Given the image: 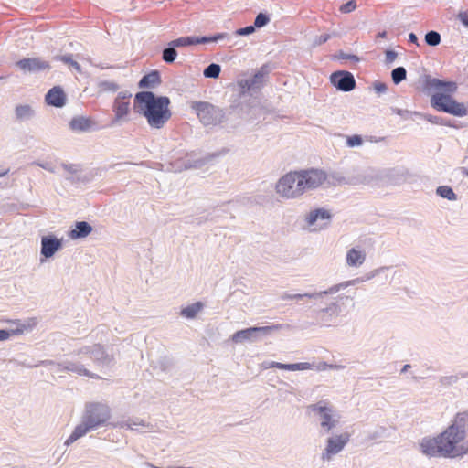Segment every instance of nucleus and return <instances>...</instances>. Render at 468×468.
<instances>
[{
  "label": "nucleus",
  "instance_id": "f257e3e1",
  "mask_svg": "<svg viewBox=\"0 0 468 468\" xmlns=\"http://www.w3.org/2000/svg\"><path fill=\"white\" fill-rule=\"evenodd\" d=\"M468 413L458 412L452 424L436 437L424 438L420 441L421 452L428 457L456 458L468 453L465 441Z\"/></svg>",
  "mask_w": 468,
  "mask_h": 468
},
{
  "label": "nucleus",
  "instance_id": "f03ea898",
  "mask_svg": "<svg viewBox=\"0 0 468 468\" xmlns=\"http://www.w3.org/2000/svg\"><path fill=\"white\" fill-rule=\"evenodd\" d=\"M326 179L327 175L320 169L289 172L279 179L276 191L282 197L297 198L307 191L318 188Z\"/></svg>",
  "mask_w": 468,
  "mask_h": 468
},
{
  "label": "nucleus",
  "instance_id": "7ed1b4c3",
  "mask_svg": "<svg viewBox=\"0 0 468 468\" xmlns=\"http://www.w3.org/2000/svg\"><path fill=\"white\" fill-rule=\"evenodd\" d=\"M170 99L166 96H155L151 91H141L135 94L134 111L143 115L152 129L160 130L171 119L169 109Z\"/></svg>",
  "mask_w": 468,
  "mask_h": 468
},
{
  "label": "nucleus",
  "instance_id": "20e7f679",
  "mask_svg": "<svg viewBox=\"0 0 468 468\" xmlns=\"http://www.w3.org/2000/svg\"><path fill=\"white\" fill-rule=\"evenodd\" d=\"M100 410L98 406H92L88 413L85 415L83 422L78 424L73 430L70 436L65 441L66 445L74 443L78 439L85 436L90 431L103 425L107 421V412L104 410L101 412V417H99L96 420L93 419L92 414Z\"/></svg>",
  "mask_w": 468,
  "mask_h": 468
},
{
  "label": "nucleus",
  "instance_id": "39448f33",
  "mask_svg": "<svg viewBox=\"0 0 468 468\" xmlns=\"http://www.w3.org/2000/svg\"><path fill=\"white\" fill-rule=\"evenodd\" d=\"M190 107L205 126H216L224 120L223 111L209 102L191 101Z\"/></svg>",
  "mask_w": 468,
  "mask_h": 468
},
{
  "label": "nucleus",
  "instance_id": "423d86ee",
  "mask_svg": "<svg viewBox=\"0 0 468 468\" xmlns=\"http://www.w3.org/2000/svg\"><path fill=\"white\" fill-rule=\"evenodd\" d=\"M431 102L436 110L454 116L463 117L468 113L467 108L463 103L458 102L447 94L436 93L432 95Z\"/></svg>",
  "mask_w": 468,
  "mask_h": 468
},
{
  "label": "nucleus",
  "instance_id": "0eeeda50",
  "mask_svg": "<svg viewBox=\"0 0 468 468\" xmlns=\"http://www.w3.org/2000/svg\"><path fill=\"white\" fill-rule=\"evenodd\" d=\"M227 37L226 33H218L214 35L213 37H182L172 40L168 45L176 48L186 47L190 45L197 44H204L208 42H217L218 40L224 39Z\"/></svg>",
  "mask_w": 468,
  "mask_h": 468
},
{
  "label": "nucleus",
  "instance_id": "6e6552de",
  "mask_svg": "<svg viewBox=\"0 0 468 468\" xmlns=\"http://www.w3.org/2000/svg\"><path fill=\"white\" fill-rule=\"evenodd\" d=\"M131 94L119 93L115 98L112 111L114 112L113 122H118L126 118L130 112V98Z\"/></svg>",
  "mask_w": 468,
  "mask_h": 468
},
{
  "label": "nucleus",
  "instance_id": "1a4fd4ad",
  "mask_svg": "<svg viewBox=\"0 0 468 468\" xmlns=\"http://www.w3.org/2000/svg\"><path fill=\"white\" fill-rule=\"evenodd\" d=\"M331 83L342 91H350L356 87L354 76L347 71H336L330 76Z\"/></svg>",
  "mask_w": 468,
  "mask_h": 468
},
{
  "label": "nucleus",
  "instance_id": "9d476101",
  "mask_svg": "<svg viewBox=\"0 0 468 468\" xmlns=\"http://www.w3.org/2000/svg\"><path fill=\"white\" fill-rule=\"evenodd\" d=\"M16 324V328H10L8 330H0V340H5L10 338L11 336L20 335L32 330L36 324L37 320L35 318H30L28 320H16L13 322Z\"/></svg>",
  "mask_w": 468,
  "mask_h": 468
},
{
  "label": "nucleus",
  "instance_id": "9b49d317",
  "mask_svg": "<svg viewBox=\"0 0 468 468\" xmlns=\"http://www.w3.org/2000/svg\"><path fill=\"white\" fill-rule=\"evenodd\" d=\"M348 441L349 434L347 432L330 438L327 441L325 452L323 454V459L330 460L332 455L340 452Z\"/></svg>",
  "mask_w": 468,
  "mask_h": 468
},
{
  "label": "nucleus",
  "instance_id": "f8f14e48",
  "mask_svg": "<svg viewBox=\"0 0 468 468\" xmlns=\"http://www.w3.org/2000/svg\"><path fill=\"white\" fill-rule=\"evenodd\" d=\"M16 65L23 71L29 72H37L50 69L49 63L40 58H23L18 60Z\"/></svg>",
  "mask_w": 468,
  "mask_h": 468
},
{
  "label": "nucleus",
  "instance_id": "ddd939ff",
  "mask_svg": "<svg viewBox=\"0 0 468 468\" xmlns=\"http://www.w3.org/2000/svg\"><path fill=\"white\" fill-rule=\"evenodd\" d=\"M281 328L280 324H273V325H268V326H261V327H250L248 329H243L240 331H238L233 336L232 339L236 342L243 340V339H250L253 336V334L255 333H262L265 335H268L275 330H278Z\"/></svg>",
  "mask_w": 468,
  "mask_h": 468
},
{
  "label": "nucleus",
  "instance_id": "4468645a",
  "mask_svg": "<svg viewBox=\"0 0 468 468\" xmlns=\"http://www.w3.org/2000/svg\"><path fill=\"white\" fill-rule=\"evenodd\" d=\"M62 247V241L52 235L41 239V254L45 258L52 257Z\"/></svg>",
  "mask_w": 468,
  "mask_h": 468
},
{
  "label": "nucleus",
  "instance_id": "2eb2a0df",
  "mask_svg": "<svg viewBox=\"0 0 468 468\" xmlns=\"http://www.w3.org/2000/svg\"><path fill=\"white\" fill-rule=\"evenodd\" d=\"M204 162L201 159L191 160L188 156L178 158L170 164L171 170L174 172H182L187 169H196L203 165Z\"/></svg>",
  "mask_w": 468,
  "mask_h": 468
},
{
  "label": "nucleus",
  "instance_id": "dca6fc26",
  "mask_svg": "<svg viewBox=\"0 0 468 468\" xmlns=\"http://www.w3.org/2000/svg\"><path fill=\"white\" fill-rule=\"evenodd\" d=\"M45 101L47 104L59 108L66 103V94L61 87L55 86L48 91Z\"/></svg>",
  "mask_w": 468,
  "mask_h": 468
},
{
  "label": "nucleus",
  "instance_id": "f3484780",
  "mask_svg": "<svg viewBox=\"0 0 468 468\" xmlns=\"http://www.w3.org/2000/svg\"><path fill=\"white\" fill-rule=\"evenodd\" d=\"M366 252L360 248H351L347 250L346 261L347 266L358 268L362 266L366 261Z\"/></svg>",
  "mask_w": 468,
  "mask_h": 468
},
{
  "label": "nucleus",
  "instance_id": "a211bd4d",
  "mask_svg": "<svg viewBox=\"0 0 468 468\" xmlns=\"http://www.w3.org/2000/svg\"><path fill=\"white\" fill-rule=\"evenodd\" d=\"M266 73L267 72L263 70V68H261V69L255 73L250 80H240V88L247 91L259 90L263 85Z\"/></svg>",
  "mask_w": 468,
  "mask_h": 468
},
{
  "label": "nucleus",
  "instance_id": "6ab92c4d",
  "mask_svg": "<svg viewBox=\"0 0 468 468\" xmlns=\"http://www.w3.org/2000/svg\"><path fill=\"white\" fill-rule=\"evenodd\" d=\"M310 409L321 414L322 417V422L321 425L324 428H326L327 430H330L335 423V420L333 419V416L331 415V410L326 408V406H321V405H311Z\"/></svg>",
  "mask_w": 468,
  "mask_h": 468
},
{
  "label": "nucleus",
  "instance_id": "aec40b11",
  "mask_svg": "<svg viewBox=\"0 0 468 468\" xmlns=\"http://www.w3.org/2000/svg\"><path fill=\"white\" fill-rule=\"evenodd\" d=\"M272 368H278L281 370H288V371H305L311 370L314 367L313 364L308 362H299L294 364H283L279 362H272L270 366Z\"/></svg>",
  "mask_w": 468,
  "mask_h": 468
},
{
  "label": "nucleus",
  "instance_id": "412c9836",
  "mask_svg": "<svg viewBox=\"0 0 468 468\" xmlns=\"http://www.w3.org/2000/svg\"><path fill=\"white\" fill-rule=\"evenodd\" d=\"M92 227L86 221L76 222L75 228L69 232L71 239H83L92 232Z\"/></svg>",
  "mask_w": 468,
  "mask_h": 468
},
{
  "label": "nucleus",
  "instance_id": "4be33fe9",
  "mask_svg": "<svg viewBox=\"0 0 468 468\" xmlns=\"http://www.w3.org/2000/svg\"><path fill=\"white\" fill-rule=\"evenodd\" d=\"M94 125V122L90 118H86L83 116L74 117L69 122V127L72 131L75 132H87L90 130Z\"/></svg>",
  "mask_w": 468,
  "mask_h": 468
},
{
  "label": "nucleus",
  "instance_id": "5701e85b",
  "mask_svg": "<svg viewBox=\"0 0 468 468\" xmlns=\"http://www.w3.org/2000/svg\"><path fill=\"white\" fill-rule=\"evenodd\" d=\"M161 82L160 73L157 70H153L144 75L139 81V88L141 89H153Z\"/></svg>",
  "mask_w": 468,
  "mask_h": 468
},
{
  "label": "nucleus",
  "instance_id": "b1692460",
  "mask_svg": "<svg viewBox=\"0 0 468 468\" xmlns=\"http://www.w3.org/2000/svg\"><path fill=\"white\" fill-rule=\"evenodd\" d=\"M330 218L331 216L328 211L324 209H316L309 213V215L306 218V221L309 226H313L317 222L318 219L325 220V222L321 226L322 228L328 224Z\"/></svg>",
  "mask_w": 468,
  "mask_h": 468
},
{
  "label": "nucleus",
  "instance_id": "393cba45",
  "mask_svg": "<svg viewBox=\"0 0 468 468\" xmlns=\"http://www.w3.org/2000/svg\"><path fill=\"white\" fill-rule=\"evenodd\" d=\"M202 307L203 304L201 303V302H197L196 303L189 304L182 309L181 315L187 319H193L201 311Z\"/></svg>",
  "mask_w": 468,
  "mask_h": 468
},
{
  "label": "nucleus",
  "instance_id": "a878e982",
  "mask_svg": "<svg viewBox=\"0 0 468 468\" xmlns=\"http://www.w3.org/2000/svg\"><path fill=\"white\" fill-rule=\"evenodd\" d=\"M54 60L61 61L69 67L73 68L77 72L81 73V67L80 65L73 59V55L67 54V55H58L53 58Z\"/></svg>",
  "mask_w": 468,
  "mask_h": 468
},
{
  "label": "nucleus",
  "instance_id": "bb28decb",
  "mask_svg": "<svg viewBox=\"0 0 468 468\" xmlns=\"http://www.w3.org/2000/svg\"><path fill=\"white\" fill-rule=\"evenodd\" d=\"M368 279H369V277L367 278V280H368ZM365 281H366V279L357 278V279L343 282H340L338 284H335V285L332 286L330 288L329 292L324 291L323 292H338L340 290H345V289L348 288L351 285L359 284V283H361V282H363Z\"/></svg>",
  "mask_w": 468,
  "mask_h": 468
},
{
  "label": "nucleus",
  "instance_id": "cd10ccee",
  "mask_svg": "<svg viewBox=\"0 0 468 468\" xmlns=\"http://www.w3.org/2000/svg\"><path fill=\"white\" fill-rule=\"evenodd\" d=\"M15 112L18 120H28L34 115V111L29 105H18Z\"/></svg>",
  "mask_w": 468,
  "mask_h": 468
},
{
  "label": "nucleus",
  "instance_id": "c85d7f7f",
  "mask_svg": "<svg viewBox=\"0 0 468 468\" xmlns=\"http://www.w3.org/2000/svg\"><path fill=\"white\" fill-rule=\"evenodd\" d=\"M423 118L433 123V124H438V125H443V126H449V127H454V128H457L456 125L452 124L449 120H446L442 117H440V116H434V115H431V114H425V115H422Z\"/></svg>",
  "mask_w": 468,
  "mask_h": 468
},
{
  "label": "nucleus",
  "instance_id": "c756f323",
  "mask_svg": "<svg viewBox=\"0 0 468 468\" xmlns=\"http://www.w3.org/2000/svg\"><path fill=\"white\" fill-rule=\"evenodd\" d=\"M437 194L443 198H447L448 200H456L457 196L453 192L452 188L448 186H439L436 190Z\"/></svg>",
  "mask_w": 468,
  "mask_h": 468
},
{
  "label": "nucleus",
  "instance_id": "7c9ffc66",
  "mask_svg": "<svg viewBox=\"0 0 468 468\" xmlns=\"http://www.w3.org/2000/svg\"><path fill=\"white\" fill-rule=\"evenodd\" d=\"M425 42L429 46H438L441 42V35L436 31H430L425 35Z\"/></svg>",
  "mask_w": 468,
  "mask_h": 468
},
{
  "label": "nucleus",
  "instance_id": "2f4dec72",
  "mask_svg": "<svg viewBox=\"0 0 468 468\" xmlns=\"http://www.w3.org/2000/svg\"><path fill=\"white\" fill-rule=\"evenodd\" d=\"M406 69L403 67H398L392 70V80L395 84H399L406 79Z\"/></svg>",
  "mask_w": 468,
  "mask_h": 468
},
{
  "label": "nucleus",
  "instance_id": "473e14b6",
  "mask_svg": "<svg viewBox=\"0 0 468 468\" xmlns=\"http://www.w3.org/2000/svg\"><path fill=\"white\" fill-rule=\"evenodd\" d=\"M177 56V52L176 48L172 46H169L168 48H165L163 51V59L166 63H172L176 60Z\"/></svg>",
  "mask_w": 468,
  "mask_h": 468
},
{
  "label": "nucleus",
  "instance_id": "72a5a7b5",
  "mask_svg": "<svg viewBox=\"0 0 468 468\" xmlns=\"http://www.w3.org/2000/svg\"><path fill=\"white\" fill-rule=\"evenodd\" d=\"M220 73V66L215 63L210 64L204 70V76L206 78H218Z\"/></svg>",
  "mask_w": 468,
  "mask_h": 468
},
{
  "label": "nucleus",
  "instance_id": "f704fd0d",
  "mask_svg": "<svg viewBox=\"0 0 468 468\" xmlns=\"http://www.w3.org/2000/svg\"><path fill=\"white\" fill-rule=\"evenodd\" d=\"M92 407H99V408H101V410H97V412H96V413L92 414L93 419H94L95 420H96L99 417H101V412H103V411H104V410H106V412H107V420L109 419V417H110V410H109L108 406H104V405H101V404H96V403H95V404H90V405H89V406H88V408H87L86 414L88 413V411H89V410H90V408H92Z\"/></svg>",
  "mask_w": 468,
  "mask_h": 468
},
{
  "label": "nucleus",
  "instance_id": "c9c22d12",
  "mask_svg": "<svg viewBox=\"0 0 468 468\" xmlns=\"http://www.w3.org/2000/svg\"><path fill=\"white\" fill-rule=\"evenodd\" d=\"M356 6H357L356 2L355 0H350V1L343 4L342 5H340L339 11L343 14H349V13L355 11Z\"/></svg>",
  "mask_w": 468,
  "mask_h": 468
},
{
  "label": "nucleus",
  "instance_id": "e433bc0d",
  "mask_svg": "<svg viewBox=\"0 0 468 468\" xmlns=\"http://www.w3.org/2000/svg\"><path fill=\"white\" fill-rule=\"evenodd\" d=\"M431 85L436 89H441L444 87H449L448 90H454L456 89V86L452 82H443L438 79H433L431 81Z\"/></svg>",
  "mask_w": 468,
  "mask_h": 468
},
{
  "label": "nucleus",
  "instance_id": "4c0bfd02",
  "mask_svg": "<svg viewBox=\"0 0 468 468\" xmlns=\"http://www.w3.org/2000/svg\"><path fill=\"white\" fill-rule=\"evenodd\" d=\"M269 22H270V17L263 13H260L255 18L254 27H262L266 26Z\"/></svg>",
  "mask_w": 468,
  "mask_h": 468
},
{
  "label": "nucleus",
  "instance_id": "58836bf2",
  "mask_svg": "<svg viewBox=\"0 0 468 468\" xmlns=\"http://www.w3.org/2000/svg\"><path fill=\"white\" fill-rule=\"evenodd\" d=\"M100 88L104 91H116L119 89L118 84L113 81H101L100 82Z\"/></svg>",
  "mask_w": 468,
  "mask_h": 468
},
{
  "label": "nucleus",
  "instance_id": "ea45409f",
  "mask_svg": "<svg viewBox=\"0 0 468 468\" xmlns=\"http://www.w3.org/2000/svg\"><path fill=\"white\" fill-rule=\"evenodd\" d=\"M363 143L362 137L360 135H352L346 138V144L348 147L359 146Z\"/></svg>",
  "mask_w": 468,
  "mask_h": 468
},
{
  "label": "nucleus",
  "instance_id": "a19ab883",
  "mask_svg": "<svg viewBox=\"0 0 468 468\" xmlns=\"http://www.w3.org/2000/svg\"><path fill=\"white\" fill-rule=\"evenodd\" d=\"M254 31H255V27L254 26H248V27H242V28H239L236 31V35H238V36H247V35L252 34Z\"/></svg>",
  "mask_w": 468,
  "mask_h": 468
},
{
  "label": "nucleus",
  "instance_id": "79ce46f5",
  "mask_svg": "<svg viewBox=\"0 0 468 468\" xmlns=\"http://www.w3.org/2000/svg\"><path fill=\"white\" fill-rule=\"evenodd\" d=\"M397 58V53L393 50H387L385 54V61L387 64H391Z\"/></svg>",
  "mask_w": 468,
  "mask_h": 468
},
{
  "label": "nucleus",
  "instance_id": "37998d69",
  "mask_svg": "<svg viewBox=\"0 0 468 468\" xmlns=\"http://www.w3.org/2000/svg\"><path fill=\"white\" fill-rule=\"evenodd\" d=\"M458 19L462 22L463 25L468 27V11L460 12L458 14Z\"/></svg>",
  "mask_w": 468,
  "mask_h": 468
},
{
  "label": "nucleus",
  "instance_id": "c03bdc74",
  "mask_svg": "<svg viewBox=\"0 0 468 468\" xmlns=\"http://www.w3.org/2000/svg\"><path fill=\"white\" fill-rule=\"evenodd\" d=\"M61 165L66 171H68L70 174H75L78 172L77 166L73 164H62Z\"/></svg>",
  "mask_w": 468,
  "mask_h": 468
},
{
  "label": "nucleus",
  "instance_id": "a18cd8bd",
  "mask_svg": "<svg viewBox=\"0 0 468 468\" xmlns=\"http://www.w3.org/2000/svg\"><path fill=\"white\" fill-rule=\"evenodd\" d=\"M35 164L37 165L42 167L43 169L47 170V171H49L51 173L55 172V169H54L53 165L50 163H38V162H36Z\"/></svg>",
  "mask_w": 468,
  "mask_h": 468
},
{
  "label": "nucleus",
  "instance_id": "49530a36",
  "mask_svg": "<svg viewBox=\"0 0 468 468\" xmlns=\"http://www.w3.org/2000/svg\"><path fill=\"white\" fill-rule=\"evenodd\" d=\"M374 88L378 93H384L387 90V85L382 82L375 83Z\"/></svg>",
  "mask_w": 468,
  "mask_h": 468
},
{
  "label": "nucleus",
  "instance_id": "de8ad7c7",
  "mask_svg": "<svg viewBox=\"0 0 468 468\" xmlns=\"http://www.w3.org/2000/svg\"><path fill=\"white\" fill-rule=\"evenodd\" d=\"M409 40L411 43L418 44V37L414 33H410L409 35Z\"/></svg>",
  "mask_w": 468,
  "mask_h": 468
},
{
  "label": "nucleus",
  "instance_id": "09e8293b",
  "mask_svg": "<svg viewBox=\"0 0 468 468\" xmlns=\"http://www.w3.org/2000/svg\"><path fill=\"white\" fill-rule=\"evenodd\" d=\"M329 39V35H322L319 37L318 44L325 43Z\"/></svg>",
  "mask_w": 468,
  "mask_h": 468
},
{
  "label": "nucleus",
  "instance_id": "8fccbe9b",
  "mask_svg": "<svg viewBox=\"0 0 468 468\" xmlns=\"http://www.w3.org/2000/svg\"><path fill=\"white\" fill-rule=\"evenodd\" d=\"M386 36H387V32L386 31H382V32H379L377 37L384 38V37H386Z\"/></svg>",
  "mask_w": 468,
  "mask_h": 468
},
{
  "label": "nucleus",
  "instance_id": "3c124183",
  "mask_svg": "<svg viewBox=\"0 0 468 468\" xmlns=\"http://www.w3.org/2000/svg\"><path fill=\"white\" fill-rule=\"evenodd\" d=\"M327 367L332 368V366H327V364L324 363L321 367H318V369H326Z\"/></svg>",
  "mask_w": 468,
  "mask_h": 468
},
{
  "label": "nucleus",
  "instance_id": "603ef678",
  "mask_svg": "<svg viewBox=\"0 0 468 468\" xmlns=\"http://www.w3.org/2000/svg\"><path fill=\"white\" fill-rule=\"evenodd\" d=\"M8 172H9V170H8V169H6V170H5V171L0 172V177L5 176V175H7V174H8Z\"/></svg>",
  "mask_w": 468,
  "mask_h": 468
},
{
  "label": "nucleus",
  "instance_id": "864d4df0",
  "mask_svg": "<svg viewBox=\"0 0 468 468\" xmlns=\"http://www.w3.org/2000/svg\"><path fill=\"white\" fill-rule=\"evenodd\" d=\"M14 321H15V320H10V321H9V323L12 324V327H11V328H16V324L13 323Z\"/></svg>",
  "mask_w": 468,
  "mask_h": 468
},
{
  "label": "nucleus",
  "instance_id": "5fc2aeb1",
  "mask_svg": "<svg viewBox=\"0 0 468 468\" xmlns=\"http://www.w3.org/2000/svg\"><path fill=\"white\" fill-rule=\"evenodd\" d=\"M409 367H410L409 365L404 366L402 372H405Z\"/></svg>",
  "mask_w": 468,
  "mask_h": 468
},
{
  "label": "nucleus",
  "instance_id": "6e6d98bb",
  "mask_svg": "<svg viewBox=\"0 0 468 468\" xmlns=\"http://www.w3.org/2000/svg\"><path fill=\"white\" fill-rule=\"evenodd\" d=\"M464 174L468 176V171H465Z\"/></svg>",
  "mask_w": 468,
  "mask_h": 468
},
{
  "label": "nucleus",
  "instance_id": "4d7b16f0",
  "mask_svg": "<svg viewBox=\"0 0 468 468\" xmlns=\"http://www.w3.org/2000/svg\"><path fill=\"white\" fill-rule=\"evenodd\" d=\"M4 77L0 76V80H2Z\"/></svg>",
  "mask_w": 468,
  "mask_h": 468
}]
</instances>
